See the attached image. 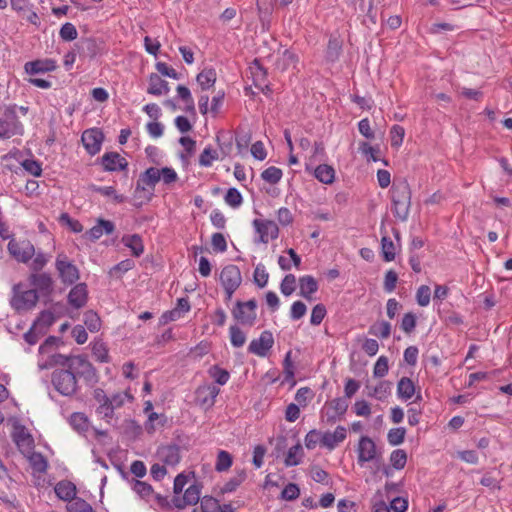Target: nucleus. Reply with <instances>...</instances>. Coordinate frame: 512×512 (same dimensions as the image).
Returning a JSON list of instances; mask_svg holds the SVG:
<instances>
[{
    "label": "nucleus",
    "mask_w": 512,
    "mask_h": 512,
    "mask_svg": "<svg viewBox=\"0 0 512 512\" xmlns=\"http://www.w3.org/2000/svg\"><path fill=\"white\" fill-rule=\"evenodd\" d=\"M55 266L64 284L72 285L80 277L78 268L64 254L57 256Z\"/></svg>",
    "instance_id": "9"
},
{
    "label": "nucleus",
    "mask_w": 512,
    "mask_h": 512,
    "mask_svg": "<svg viewBox=\"0 0 512 512\" xmlns=\"http://www.w3.org/2000/svg\"><path fill=\"white\" fill-rule=\"evenodd\" d=\"M224 200L232 208H238L243 202V197L237 188L231 187L227 190Z\"/></svg>",
    "instance_id": "53"
},
{
    "label": "nucleus",
    "mask_w": 512,
    "mask_h": 512,
    "mask_svg": "<svg viewBox=\"0 0 512 512\" xmlns=\"http://www.w3.org/2000/svg\"><path fill=\"white\" fill-rule=\"evenodd\" d=\"M26 73L34 75L39 73L52 72L57 68L53 59L35 60L27 62L24 66Z\"/></svg>",
    "instance_id": "26"
},
{
    "label": "nucleus",
    "mask_w": 512,
    "mask_h": 512,
    "mask_svg": "<svg viewBox=\"0 0 512 512\" xmlns=\"http://www.w3.org/2000/svg\"><path fill=\"white\" fill-rule=\"evenodd\" d=\"M246 478L247 474L244 469L236 470V474L219 488L217 496H224L225 494L235 492Z\"/></svg>",
    "instance_id": "28"
},
{
    "label": "nucleus",
    "mask_w": 512,
    "mask_h": 512,
    "mask_svg": "<svg viewBox=\"0 0 512 512\" xmlns=\"http://www.w3.org/2000/svg\"><path fill=\"white\" fill-rule=\"evenodd\" d=\"M368 333L370 335L386 339L391 334V324L385 320L375 322L370 326Z\"/></svg>",
    "instance_id": "41"
},
{
    "label": "nucleus",
    "mask_w": 512,
    "mask_h": 512,
    "mask_svg": "<svg viewBox=\"0 0 512 512\" xmlns=\"http://www.w3.org/2000/svg\"><path fill=\"white\" fill-rule=\"evenodd\" d=\"M29 462L33 470L38 473H45L48 469V461L40 452H33L29 457Z\"/></svg>",
    "instance_id": "45"
},
{
    "label": "nucleus",
    "mask_w": 512,
    "mask_h": 512,
    "mask_svg": "<svg viewBox=\"0 0 512 512\" xmlns=\"http://www.w3.org/2000/svg\"><path fill=\"white\" fill-rule=\"evenodd\" d=\"M55 494L63 501L71 502L77 494L76 485L69 480H61L54 487Z\"/></svg>",
    "instance_id": "29"
},
{
    "label": "nucleus",
    "mask_w": 512,
    "mask_h": 512,
    "mask_svg": "<svg viewBox=\"0 0 512 512\" xmlns=\"http://www.w3.org/2000/svg\"><path fill=\"white\" fill-rule=\"evenodd\" d=\"M69 369L75 374V377L82 378L86 385L93 387L98 383L99 377L96 368L88 360L86 355L72 356V362Z\"/></svg>",
    "instance_id": "2"
},
{
    "label": "nucleus",
    "mask_w": 512,
    "mask_h": 512,
    "mask_svg": "<svg viewBox=\"0 0 512 512\" xmlns=\"http://www.w3.org/2000/svg\"><path fill=\"white\" fill-rule=\"evenodd\" d=\"M381 253L385 262H391L395 259V246L387 235L381 238Z\"/></svg>",
    "instance_id": "43"
},
{
    "label": "nucleus",
    "mask_w": 512,
    "mask_h": 512,
    "mask_svg": "<svg viewBox=\"0 0 512 512\" xmlns=\"http://www.w3.org/2000/svg\"><path fill=\"white\" fill-rule=\"evenodd\" d=\"M123 244L131 249L134 257H140L144 252V245L140 235L132 234L122 237Z\"/></svg>",
    "instance_id": "33"
},
{
    "label": "nucleus",
    "mask_w": 512,
    "mask_h": 512,
    "mask_svg": "<svg viewBox=\"0 0 512 512\" xmlns=\"http://www.w3.org/2000/svg\"><path fill=\"white\" fill-rule=\"evenodd\" d=\"M305 171L312 174L319 182L330 185L335 181V169L328 164H319L313 168L310 164H305Z\"/></svg>",
    "instance_id": "19"
},
{
    "label": "nucleus",
    "mask_w": 512,
    "mask_h": 512,
    "mask_svg": "<svg viewBox=\"0 0 512 512\" xmlns=\"http://www.w3.org/2000/svg\"><path fill=\"white\" fill-rule=\"evenodd\" d=\"M416 392L415 384L409 377H402L397 383V396L407 401L413 397Z\"/></svg>",
    "instance_id": "31"
},
{
    "label": "nucleus",
    "mask_w": 512,
    "mask_h": 512,
    "mask_svg": "<svg viewBox=\"0 0 512 512\" xmlns=\"http://www.w3.org/2000/svg\"><path fill=\"white\" fill-rule=\"evenodd\" d=\"M157 455L165 465L172 467L179 464L182 458L180 446L175 443L160 446L157 449Z\"/></svg>",
    "instance_id": "17"
},
{
    "label": "nucleus",
    "mask_w": 512,
    "mask_h": 512,
    "mask_svg": "<svg viewBox=\"0 0 512 512\" xmlns=\"http://www.w3.org/2000/svg\"><path fill=\"white\" fill-rule=\"evenodd\" d=\"M102 44V41H99L96 38L92 37L84 38L81 40L82 49L91 59L96 57L101 52V50L103 49Z\"/></svg>",
    "instance_id": "37"
},
{
    "label": "nucleus",
    "mask_w": 512,
    "mask_h": 512,
    "mask_svg": "<svg viewBox=\"0 0 512 512\" xmlns=\"http://www.w3.org/2000/svg\"><path fill=\"white\" fill-rule=\"evenodd\" d=\"M67 301L75 309L83 308L88 301V287L86 283L74 285L68 293Z\"/></svg>",
    "instance_id": "20"
},
{
    "label": "nucleus",
    "mask_w": 512,
    "mask_h": 512,
    "mask_svg": "<svg viewBox=\"0 0 512 512\" xmlns=\"http://www.w3.org/2000/svg\"><path fill=\"white\" fill-rule=\"evenodd\" d=\"M389 192L394 217L405 222L409 217L411 207L412 192L409 183L406 180L394 182Z\"/></svg>",
    "instance_id": "1"
},
{
    "label": "nucleus",
    "mask_w": 512,
    "mask_h": 512,
    "mask_svg": "<svg viewBox=\"0 0 512 512\" xmlns=\"http://www.w3.org/2000/svg\"><path fill=\"white\" fill-rule=\"evenodd\" d=\"M208 374L218 385H225L230 379L228 370L221 368L219 365H212L208 369Z\"/></svg>",
    "instance_id": "42"
},
{
    "label": "nucleus",
    "mask_w": 512,
    "mask_h": 512,
    "mask_svg": "<svg viewBox=\"0 0 512 512\" xmlns=\"http://www.w3.org/2000/svg\"><path fill=\"white\" fill-rule=\"evenodd\" d=\"M299 295L307 301H312L313 294L319 289L317 280L311 275H304L299 278Z\"/></svg>",
    "instance_id": "25"
},
{
    "label": "nucleus",
    "mask_w": 512,
    "mask_h": 512,
    "mask_svg": "<svg viewBox=\"0 0 512 512\" xmlns=\"http://www.w3.org/2000/svg\"><path fill=\"white\" fill-rule=\"evenodd\" d=\"M55 316L50 310H43L39 313L38 317L34 320V327H37L39 334L44 335L47 329L55 322Z\"/></svg>",
    "instance_id": "32"
},
{
    "label": "nucleus",
    "mask_w": 512,
    "mask_h": 512,
    "mask_svg": "<svg viewBox=\"0 0 512 512\" xmlns=\"http://www.w3.org/2000/svg\"><path fill=\"white\" fill-rule=\"evenodd\" d=\"M431 299V290L427 285H421L416 292V301L419 306L426 307L429 305Z\"/></svg>",
    "instance_id": "63"
},
{
    "label": "nucleus",
    "mask_w": 512,
    "mask_h": 512,
    "mask_svg": "<svg viewBox=\"0 0 512 512\" xmlns=\"http://www.w3.org/2000/svg\"><path fill=\"white\" fill-rule=\"evenodd\" d=\"M388 371V358L386 356H380L374 365L373 376L375 378H382L387 375Z\"/></svg>",
    "instance_id": "61"
},
{
    "label": "nucleus",
    "mask_w": 512,
    "mask_h": 512,
    "mask_svg": "<svg viewBox=\"0 0 512 512\" xmlns=\"http://www.w3.org/2000/svg\"><path fill=\"white\" fill-rule=\"evenodd\" d=\"M218 153L211 147H206L199 156V164L203 167H210L214 160L218 159Z\"/></svg>",
    "instance_id": "60"
},
{
    "label": "nucleus",
    "mask_w": 512,
    "mask_h": 512,
    "mask_svg": "<svg viewBox=\"0 0 512 512\" xmlns=\"http://www.w3.org/2000/svg\"><path fill=\"white\" fill-rule=\"evenodd\" d=\"M258 303L255 298L248 301H236L231 313L233 318L241 325L252 327L256 323Z\"/></svg>",
    "instance_id": "6"
},
{
    "label": "nucleus",
    "mask_w": 512,
    "mask_h": 512,
    "mask_svg": "<svg viewBox=\"0 0 512 512\" xmlns=\"http://www.w3.org/2000/svg\"><path fill=\"white\" fill-rule=\"evenodd\" d=\"M203 484L198 480H194L183 493V495H177L172 497V504L174 508L183 509L186 506L196 505L199 501L201 502V491Z\"/></svg>",
    "instance_id": "8"
},
{
    "label": "nucleus",
    "mask_w": 512,
    "mask_h": 512,
    "mask_svg": "<svg viewBox=\"0 0 512 512\" xmlns=\"http://www.w3.org/2000/svg\"><path fill=\"white\" fill-rule=\"evenodd\" d=\"M13 292L14 295L10 300V305L17 312L31 310L39 300L36 290L20 291V284L13 287Z\"/></svg>",
    "instance_id": "7"
},
{
    "label": "nucleus",
    "mask_w": 512,
    "mask_h": 512,
    "mask_svg": "<svg viewBox=\"0 0 512 512\" xmlns=\"http://www.w3.org/2000/svg\"><path fill=\"white\" fill-rule=\"evenodd\" d=\"M357 452L358 464L362 466L364 463L370 462L376 458V444L370 437L361 436Z\"/></svg>",
    "instance_id": "18"
},
{
    "label": "nucleus",
    "mask_w": 512,
    "mask_h": 512,
    "mask_svg": "<svg viewBox=\"0 0 512 512\" xmlns=\"http://www.w3.org/2000/svg\"><path fill=\"white\" fill-rule=\"evenodd\" d=\"M391 391V382L390 381H381L376 387H374L373 392L369 393V396L375 397L378 400L385 399Z\"/></svg>",
    "instance_id": "58"
},
{
    "label": "nucleus",
    "mask_w": 512,
    "mask_h": 512,
    "mask_svg": "<svg viewBox=\"0 0 512 512\" xmlns=\"http://www.w3.org/2000/svg\"><path fill=\"white\" fill-rule=\"evenodd\" d=\"M12 438L19 448H26L27 450H32L34 448L33 437L23 425L19 424L14 427Z\"/></svg>",
    "instance_id": "27"
},
{
    "label": "nucleus",
    "mask_w": 512,
    "mask_h": 512,
    "mask_svg": "<svg viewBox=\"0 0 512 512\" xmlns=\"http://www.w3.org/2000/svg\"><path fill=\"white\" fill-rule=\"evenodd\" d=\"M115 231V224L110 220L99 218L97 224L87 230L83 237L95 242L102 237L103 234L110 235Z\"/></svg>",
    "instance_id": "21"
},
{
    "label": "nucleus",
    "mask_w": 512,
    "mask_h": 512,
    "mask_svg": "<svg viewBox=\"0 0 512 512\" xmlns=\"http://www.w3.org/2000/svg\"><path fill=\"white\" fill-rule=\"evenodd\" d=\"M21 165L25 171L34 177H40L42 175V166L38 160L26 159L21 163Z\"/></svg>",
    "instance_id": "64"
},
{
    "label": "nucleus",
    "mask_w": 512,
    "mask_h": 512,
    "mask_svg": "<svg viewBox=\"0 0 512 512\" xmlns=\"http://www.w3.org/2000/svg\"><path fill=\"white\" fill-rule=\"evenodd\" d=\"M69 424L79 434H84L89 429L88 417L81 412H74L69 418Z\"/></svg>",
    "instance_id": "36"
},
{
    "label": "nucleus",
    "mask_w": 512,
    "mask_h": 512,
    "mask_svg": "<svg viewBox=\"0 0 512 512\" xmlns=\"http://www.w3.org/2000/svg\"><path fill=\"white\" fill-rule=\"evenodd\" d=\"M256 5L263 30H269L275 5L274 0H257Z\"/></svg>",
    "instance_id": "23"
},
{
    "label": "nucleus",
    "mask_w": 512,
    "mask_h": 512,
    "mask_svg": "<svg viewBox=\"0 0 512 512\" xmlns=\"http://www.w3.org/2000/svg\"><path fill=\"white\" fill-rule=\"evenodd\" d=\"M282 176V170L275 166H270L261 173V178L270 184H277L280 182Z\"/></svg>",
    "instance_id": "49"
},
{
    "label": "nucleus",
    "mask_w": 512,
    "mask_h": 512,
    "mask_svg": "<svg viewBox=\"0 0 512 512\" xmlns=\"http://www.w3.org/2000/svg\"><path fill=\"white\" fill-rule=\"evenodd\" d=\"M390 463L396 470H402L407 463V453L403 449L393 450L390 455Z\"/></svg>",
    "instance_id": "50"
},
{
    "label": "nucleus",
    "mask_w": 512,
    "mask_h": 512,
    "mask_svg": "<svg viewBox=\"0 0 512 512\" xmlns=\"http://www.w3.org/2000/svg\"><path fill=\"white\" fill-rule=\"evenodd\" d=\"M148 82L147 93L150 95L161 96L168 94L170 91L168 82L157 73H151Z\"/></svg>",
    "instance_id": "24"
},
{
    "label": "nucleus",
    "mask_w": 512,
    "mask_h": 512,
    "mask_svg": "<svg viewBox=\"0 0 512 512\" xmlns=\"http://www.w3.org/2000/svg\"><path fill=\"white\" fill-rule=\"evenodd\" d=\"M274 345L273 334L269 330H265L260 334V337L253 339L247 350L249 353L259 357H266Z\"/></svg>",
    "instance_id": "13"
},
{
    "label": "nucleus",
    "mask_w": 512,
    "mask_h": 512,
    "mask_svg": "<svg viewBox=\"0 0 512 512\" xmlns=\"http://www.w3.org/2000/svg\"><path fill=\"white\" fill-rule=\"evenodd\" d=\"M66 509L68 512H93L92 506L83 498L75 496L68 502Z\"/></svg>",
    "instance_id": "46"
},
{
    "label": "nucleus",
    "mask_w": 512,
    "mask_h": 512,
    "mask_svg": "<svg viewBox=\"0 0 512 512\" xmlns=\"http://www.w3.org/2000/svg\"><path fill=\"white\" fill-rule=\"evenodd\" d=\"M220 282L223 287L238 289L242 283V275L238 266L230 264L220 273Z\"/></svg>",
    "instance_id": "16"
},
{
    "label": "nucleus",
    "mask_w": 512,
    "mask_h": 512,
    "mask_svg": "<svg viewBox=\"0 0 512 512\" xmlns=\"http://www.w3.org/2000/svg\"><path fill=\"white\" fill-rule=\"evenodd\" d=\"M58 221L61 225L67 226L73 233H80L83 231V225L78 220L70 217L66 212L60 214Z\"/></svg>",
    "instance_id": "51"
},
{
    "label": "nucleus",
    "mask_w": 512,
    "mask_h": 512,
    "mask_svg": "<svg viewBox=\"0 0 512 512\" xmlns=\"http://www.w3.org/2000/svg\"><path fill=\"white\" fill-rule=\"evenodd\" d=\"M96 163L100 164L105 172H128L129 163L118 152H106L96 160Z\"/></svg>",
    "instance_id": "11"
},
{
    "label": "nucleus",
    "mask_w": 512,
    "mask_h": 512,
    "mask_svg": "<svg viewBox=\"0 0 512 512\" xmlns=\"http://www.w3.org/2000/svg\"><path fill=\"white\" fill-rule=\"evenodd\" d=\"M406 435V429L404 427L392 428L387 434L388 443L392 446H397L403 443Z\"/></svg>",
    "instance_id": "54"
},
{
    "label": "nucleus",
    "mask_w": 512,
    "mask_h": 512,
    "mask_svg": "<svg viewBox=\"0 0 512 512\" xmlns=\"http://www.w3.org/2000/svg\"><path fill=\"white\" fill-rule=\"evenodd\" d=\"M16 109V105L8 106L0 117V139L23 135L24 126L17 116Z\"/></svg>",
    "instance_id": "3"
},
{
    "label": "nucleus",
    "mask_w": 512,
    "mask_h": 512,
    "mask_svg": "<svg viewBox=\"0 0 512 512\" xmlns=\"http://www.w3.org/2000/svg\"><path fill=\"white\" fill-rule=\"evenodd\" d=\"M342 47L337 39H330L326 48L325 58L329 62H335L339 59Z\"/></svg>",
    "instance_id": "47"
},
{
    "label": "nucleus",
    "mask_w": 512,
    "mask_h": 512,
    "mask_svg": "<svg viewBox=\"0 0 512 512\" xmlns=\"http://www.w3.org/2000/svg\"><path fill=\"white\" fill-rule=\"evenodd\" d=\"M103 140L104 134L98 128L85 130L81 137L83 146L91 156L96 155L101 150Z\"/></svg>",
    "instance_id": "14"
},
{
    "label": "nucleus",
    "mask_w": 512,
    "mask_h": 512,
    "mask_svg": "<svg viewBox=\"0 0 512 512\" xmlns=\"http://www.w3.org/2000/svg\"><path fill=\"white\" fill-rule=\"evenodd\" d=\"M304 456V451L301 443L298 441L294 446H292L284 459V464L286 467L297 466L301 463L302 458Z\"/></svg>",
    "instance_id": "35"
},
{
    "label": "nucleus",
    "mask_w": 512,
    "mask_h": 512,
    "mask_svg": "<svg viewBox=\"0 0 512 512\" xmlns=\"http://www.w3.org/2000/svg\"><path fill=\"white\" fill-rule=\"evenodd\" d=\"M254 283L259 288H264L267 285L269 274L265 269V266L263 264H258L254 270Z\"/></svg>",
    "instance_id": "56"
},
{
    "label": "nucleus",
    "mask_w": 512,
    "mask_h": 512,
    "mask_svg": "<svg viewBox=\"0 0 512 512\" xmlns=\"http://www.w3.org/2000/svg\"><path fill=\"white\" fill-rule=\"evenodd\" d=\"M296 277L293 274H287L280 284L281 293L290 296L295 291Z\"/></svg>",
    "instance_id": "62"
},
{
    "label": "nucleus",
    "mask_w": 512,
    "mask_h": 512,
    "mask_svg": "<svg viewBox=\"0 0 512 512\" xmlns=\"http://www.w3.org/2000/svg\"><path fill=\"white\" fill-rule=\"evenodd\" d=\"M253 226L259 234V241L262 243H268L269 240H274L279 235V228L272 220L254 219Z\"/></svg>",
    "instance_id": "15"
},
{
    "label": "nucleus",
    "mask_w": 512,
    "mask_h": 512,
    "mask_svg": "<svg viewBox=\"0 0 512 512\" xmlns=\"http://www.w3.org/2000/svg\"><path fill=\"white\" fill-rule=\"evenodd\" d=\"M84 324L90 332L95 333L101 328V319L95 311L88 310L84 313Z\"/></svg>",
    "instance_id": "44"
},
{
    "label": "nucleus",
    "mask_w": 512,
    "mask_h": 512,
    "mask_svg": "<svg viewBox=\"0 0 512 512\" xmlns=\"http://www.w3.org/2000/svg\"><path fill=\"white\" fill-rule=\"evenodd\" d=\"M7 248L11 256L21 263H27L35 255V248L29 240L18 242L12 238Z\"/></svg>",
    "instance_id": "10"
},
{
    "label": "nucleus",
    "mask_w": 512,
    "mask_h": 512,
    "mask_svg": "<svg viewBox=\"0 0 512 512\" xmlns=\"http://www.w3.org/2000/svg\"><path fill=\"white\" fill-rule=\"evenodd\" d=\"M29 281L34 290L39 291L43 296H49L53 291V280L48 273H32Z\"/></svg>",
    "instance_id": "22"
},
{
    "label": "nucleus",
    "mask_w": 512,
    "mask_h": 512,
    "mask_svg": "<svg viewBox=\"0 0 512 512\" xmlns=\"http://www.w3.org/2000/svg\"><path fill=\"white\" fill-rule=\"evenodd\" d=\"M216 79V70L212 67L203 69L196 77V81L202 90H208L213 87Z\"/></svg>",
    "instance_id": "34"
},
{
    "label": "nucleus",
    "mask_w": 512,
    "mask_h": 512,
    "mask_svg": "<svg viewBox=\"0 0 512 512\" xmlns=\"http://www.w3.org/2000/svg\"><path fill=\"white\" fill-rule=\"evenodd\" d=\"M299 62L298 55L290 49L284 50L282 55L276 60L275 66L278 70L284 72L290 67L296 68Z\"/></svg>",
    "instance_id": "30"
},
{
    "label": "nucleus",
    "mask_w": 512,
    "mask_h": 512,
    "mask_svg": "<svg viewBox=\"0 0 512 512\" xmlns=\"http://www.w3.org/2000/svg\"><path fill=\"white\" fill-rule=\"evenodd\" d=\"M220 389L214 384L200 385L195 390V402L202 408L209 409L214 406Z\"/></svg>",
    "instance_id": "12"
},
{
    "label": "nucleus",
    "mask_w": 512,
    "mask_h": 512,
    "mask_svg": "<svg viewBox=\"0 0 512 512\" xmlns=\"http://www.w3.org/2000/svg\"><path fill=\"white\" fill-rule=\"evenodd\" d=\"M190 476L195 478V472L191 471L189 473V475L180 473L175 477L174 483H173V493H174L173 496L182 495L183 489H184L185 485L187 484Z\"/></svg>",
    "instance_id": "55"
},
{
    "label": "nucleus",
    "mask_w": 512,
    "mask_h": 512,
    "mask_svg": "<svg viewBox=\"0 0 512 512\" xmlns=\"http://www.w3.org/2000/svg\"><path fill=\"white\" fill-rule=\"evenodd\" d=\"M251 74L253 76L254 85L258 86V82H263L267 77V70L262 66L259 59H254L250 66Z\"/></svg>",
    "instance_id": "48"
},
{
    "label": "nucleus",
    "mask_w": 512,
    "mask_h": 512,
    "mask_svg": "<svg viewBox=\"0 0 512 512\" xmlns=\"http://www.w3.org/2000/svg\"><path fill=\"white\" fill-rule=\"evenodd\" d=\"M59 36L63 41H73L77 38L78 32L74 24L66 22L62 25Z\"/></svg>",
    "instance_id": "57"
},
{
    "label": "nucleus",
    "mask_w": 512,
    "mask_h": 512,
    "mask_svg": "<svg viewBox=\"0 0 512 512\" xmlns=\"http://www.w3.org/2000/svg\"><path fill=\"white\" fill-rule=\"evenodd\" d=\"M51 382L62 396H73L78 389L77 379L70 369H55L51 374Z\"/></svg>",
    "instance_id": "4"
},
{
    "label": "nucleus",
    "mask_w": 512,
    "mask_h": 512,
    "mask_svg": "<svg viewBox=\"0 0 512 512\" xmlns=\"http://www.w3.org/2000/svg\"><path fill=\"white\" fill-rule=\"evenodd\" d=\"M326 314H327V309H326L325 305L322 303L316 304L313 307L312 313H311V318H310L311 325H313V326L320 325L321 322L323 321V319L325 318Z\"/></svg>",
    "instance_id": "59"
},
{
    "label": "nucleus",
    "mask_w": 512,
    "mask_h": 512,
    "mask_svg": "<svg viewBox=\"0 0 512 512\" xmlns=\"http://www.w3.org/2000/svg\"><path fill=\"white\" fill-rule=\"evenodd\" d=\"M89 188L91 191L99 193L105 197H112L115 203H123L126 201V197L124 195L117 194L115 188L112 186H97L95 184H91Z\"/></svg>",
    "instance_id": "38"
},
{
    "label": "nucleus",
    "mask_w": 512,
    "mask_h": 512,
    "mask_svg": "<svg viewBox=\"0 0 512 512\" xmlns=\"http://www.w3.org/2000/svg\"><path fill=\"white\" fill-rule=\"evenodd\" d=\"M233 464V456L226 450H219L215 462V470L219 473L228 471Z\"/></svg>",
    "instance_id": "39"
},
{
    "label": "nucleus",
    "mask_w": 512,
    "mask_h": 512,
    "mask_svg": "<svg viewBox=\"0 0 512 512\" xmlns=\"http://www.w3.org/2000/svg\"><path fill=\"white\" fill-rule=\"evenodd\" d=\"M159 169L149 167L141 172L136 183L135 194L143 193L146 202H150L154 197L156 184L160 181Z\"/></svg>",
    "instance_id": "5"
},
{
    "label": "nucleus",
    "mask_w": 512,
    "mask_h": 512,
    "mask_svg": "<svg viewBox=\"0 0 512 512\" xmlns=\"http://www.w3.org/2000/svg\"><path fill=\"white\" fill-rule=\"evenodd\" d=\"M92 354L101 363L110 362L109 349L102 340H96L92 343Z\"/></svg>",
    "instance_id": "40"
},
{
    "label": "nucleus",
    "mask_w": 512,
    "mask_h": 512,
    "mask_svg": "<svg viewBox=\"0 0 512 512\" xmlns=\"http://www.w3.org/2000/svg\"><path fill=\"white\" fill-rule=\"evenodd\" d=\"M230 341L233 347H242L246 342L245 333L237 326L232 325L229 328Z\"/></svg>",
    "instance_id": "52"
}]
</instances>
